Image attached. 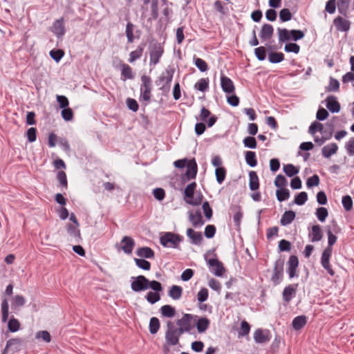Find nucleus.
Returning a JSON list of instances; mask_svg holds the SVG:
<instances>
[{"label":"nucleus","mask_w":354,"mask_h":354,"mask_svg":"<svg viewBox=\"0 0 354 354\" xmlns=\"http://www.w3.org/2000/svg\"><path fill=\"white\" fill-rule=\"evenodd\" d=\"M254 339L256 343L265 344L270 340V331L261 328L257 329L254 333Z\"/></svg>","instance_id":"14"},{"label":"nucleus","mask_w":354,"mask_h":354,"mask_svg":"<svg viewBox=\"0 0 354 354\" xmlns=\"http://www.w3.org/2000/svg\"><path fill=\"white\" fill-rule=\"evenodd\" d=\"M136 266L145 270H149L151 268V263L149 261L143 259H134Z\"/></svg>","instance_id":"58"},{"label":"nucleus","mask_w":354,"mask_h":354,"mask_svg":"<svg viewBox=\"0 0 354 354\" xmlns=\"http://www.w3.org/2000/svg\"><path fill=\"white\" fill-rule=\"evenodd\" d=\"M227 171L225 167H218L215 170L216 178L218 184H221L226 176Z\"/></svg>","instance_id":"52"},{"label":"nucleus","mask_w":354,"mask_h":354,"mask_svg":"<svg viewBox=\"0 0 354 354\" xmlns=\"http://www.w3.org/2000/svg\"><path fill=\"white\" fill-rule=\"evenodd\" d=\"M183 241V237L174 232H165L160 238V243L164 247L178 248L179 244Z\"/></svg>","instance_id":"5"},{"label":"nucleus","mask_w":354,"mask_h":354,"mask_svg":"<svg viewBox=\"0 0 354 354\" xmlns=\"http://www.w3.org/2000/svg\"><path fill=\"white\" fill-rule=\"evenodd\" d=\"M245 161L249 166L252 167H255L257 165L255 152L252 151H246Z\"/></svg>","instance_id":"47"},{"label":"nucleus","mask_w":354,"mask_h":354,"mask_svg":"<svg viewBox=\"0 0 354 354\" xmlns=\"http://www.w3.org/2000/svg\"><path fill=\"white\" fill-rule=\"evenodd\" d=\"M344 147L349 156H354V137L351 138L346 142Z\"/></svg>","instance_id":"64"},{"label":"nucleus","mask_w":354,"mask_h":354,"mask_svg":"<svg viewBox=\"0 0 354 354\" xmlns=\"http://www.w3.org/2000/svg\"><path fill=\"white\" fill-rule=\"evenodd\" d=\"M174 72V68L169 66L165 69V71L160 75V76L158 77V80L156 81V84L160 86L159 89L163 93L169 92Z\"/></svg>","instance_id":"2"},{"label":"nucleus","mask_w":354,"mask_h":354,"mask_svg":"<svg viewBox=\"0 0 354 354\" xmlns=\"http://www.w3.org/2000/svg\"><path fill=\"white\" fill-rule=\"evenodd\" d=\"M283 266L284 260L283 259H278L274 264L271 281L274 285L279 284L283 278Z\"/></svg>","instance_id":"7"},{"label":"nucleus","mask_w":354,"mask_h":354,"mask_svg":"<svg viewBox=\"0 0 354 354\" xmlns=\"http://www.w3.org/2000/svg\"><path fill=\"white\" fill-rule=\"evenodd\" d=\"M292 13L288 8H283L279 12V19L282 22L290 21L292 19Z\"/></svg>","instance_id":"57"},{"label":"nucleus","mask_w":354,"mask_h":354,"mask_svg":"<svg viewBox=\"0 0 354 354\" xmlns=\"http://www.w3.org/2000/svg\"><path fill=\"white\" fill-rule=\"evenodd\" d=\"M287 265H288L287 272L289 275V277L290 279H292L295 277H298L297 268L299 266V260H298L297 257L295 255H291L289 257Z\"/></svg>","instance_id":"12"},{"label":"nucleus","mask_w":354,"mask_h":354,"mask_svg":"<svg viewBox=\"0 0 354 354\" xmlns=\"http://www.w3.org/2000/svg\"><path fill=\"white\" fill-rule=\"evenodd\" d=\"M149 50L150 57L149 65L150 66H155L159 63L160 59L164 53V47L157 41H153L150 43Z\"/></svg>","instance_id":"3"},{"label":"nucleus","mask_w":354,"mask_h":354,"mask_svg":"<svg viewBox=\"0 0 354 354\" xmlns=\"http://www.w3.org/2000/svg\"><path fill=\"white\" fill-rule=\"evenodd\" d=\"M78 227L79 226H77L76 225H74L69 223L66 226V230H67V232L68 233V234L71 236L80 239H81V236H80L81 234H80V231L78 229Z\"/></svg>","instance_id":"45"},{"label":"nucleus","mask_w":354,"mask_h":354,"mask_svg":"<svg viewBox=\"0 0 354 354\" xmlns=\"http://www.w3.org/2000/svg\"><path fill=\"white\" fill-rule=\"evenodd\" d=\"M221 86L223 91L226 93H232L234 92L235 87L232 80L225 75L221 77Z\"/></svg>","instance_id":"21"},{"label":"nucleus","mask_w":354,"mask_h":354,"mask_svg":"<svg viewBox=\"0 0 354 354\" xmlns=\"http://www.w3.org/2000/svg\"><path fill=\"white\" fill-rule=\"evenodd\" d=\"M160 328V322L157 317H152L149 322V332L151 334H156Z\"/></svg>","instance_id":"53"},{"label":"nucleus","mask_w":354,"mask_h":354,"mask_svg":"<svg viewBox=\"0 0 354 354\" xmlns=\"http://www.w3.org/2000/svg\"><path fill=\"white\" fill-rule=\"evenodd\" d=\"M284 50L287 53L297 54L300 51V46L296 43H288L285 45Z\"/></svg>","instance_id":"61"},{"label":"nucleus","mask_w":354,"mask_h":354,"mask_svg":"<svg viewBox=\"0 0 354 354\" xmlns=\"http://www.w3.org/2000/svg\"><path fill=\"white\" fill-rule=\"evenodd\" d=\"M183 288L176 285H173L169 290V296L174 300H178L182 297Z\"/></svg>","instance_id":"37"},{"label":"nucleus","mask_w":354,"mask_h":354,"mask_svg":"<svg viewBox=\"0 0 354 354\" xmlns=\"http://www.w3.org/2000/svg\"><path fill=\"white\" fill-rule=\"evenodd\" d=\"M183 334L178 328H176L171 321L167 322V330L165 333V341L169 346H176L179 343V339Z\"/></svg>","instance_id":"4"},{"label":"nucleus","mask_w":354,"mask_h":354,"mask_svg":"<svg viewBox=\"0 0 354 354\" xmlns=\"http://www.w3.org/2000/svg\"><path fill=\"white\" fill-rule=\"evenodd\" d=\"M333 249L326 248L322 254L321 264L330 276H334L335 272L330 264V258L331 257Z\"/></svg>","instance_id":"10"},{"label":"nucleus","mask_w":354,"mask_h":354,"mask_svg":"<svg viewBox=\"0 0 354 354\" xmlns=\"http://www.w3.org/2000/svg\"><path fill=\"white\" fill-rule=\"evenodd\" d=\"M189 221L194 227H200L205 223L201 212L199 210L193 213L192 211L188 212Z\"/></svg>","instance_id":"16"},{"label":"nucleus","mask_w":354,"mask_h":354,"mask_svg":"<svg viewBox=\"0 0 354 354\" xmlns=\"http://www.w3.org/2000/svg\"><path fill=\"white\" fill-rule=\"evenodd\" d=\"M145 44H140L133 51H131L129 54V62L133 63L137 59H140L145 49Z\"/></svg>","instance_id":"25"},{"label":"nucleus","mask_w":354,"mask_h":354,"mask_svg":"<svg viewBox=\"0 0 354 354\" xmlns=\"http://www.w3.org/2000/svg\"><path fill=\"white\" fill-rule=\"evenodd\" d=\"M140 98L145 102H150L151 97L152 84L149 76L143 75L141 77Z\"/></svg>","instance_id":"6"},{"label":"nucleus","mask_w":354,"mask_h":354,"mask_svg":"<svg viewBox=\"0 0 354 354\" xmlns=\"http://www.w3.org/2000/svg\"><path fill=\"white\" fill-rule=\"evenodd\" d=\"M277 30L279 43L282 44L291 39L290 30L281 28H278Z\"/></svg>","instance_id":"31"},{"label":"nucleus","mask_w":354,"mask_h":354,"mask_svg":"<svg viewBox=\"0 0 354 354\" xmlns=\"http://www.w3.org/2000/svg\"><path fill=\"white\" fill-rule=\"evenodd\" d=\"M338 146L336 143L333 142L324 146L322 149V154L326 158H329L332 155L337 153Z\"/></svg>","instance_id":"24"},{"label":"nucleus","mask_w":354,"mask_h":354,"mask_svg":"<svg viewBox=\"0 0 354 354\" xmlns=\"http://www.w3.org/2000/svg\"><path fill=\"white\" fill-rule=\"evenodd\" d=\"M121 75L124 77V80H131L134 77L131 67L127 64H121Z\"/></svg>","instance_id":"40"},{"label":"nucleus","mask_w":354,"mask_h":354,"mask_svg":"<svg viewBox=\"0 0 354 354\" xmlns=\"http://www.w3.org/2000/svg\"><path fill=\"white\" fill-rule=\"evenodd\" d=\"M26 304V299L22 295H15L12 299L11 308L13 310L17 309L18 307L24 306Z\"/></svg>","instance_id":"41"},{"label":"nucleus","mask_w":354,"mask_h":354,"mask_svg":"<svg viewBox=\"0 0 354 354\" xmlns=\"http://www.w3.org/2000/svg\"><path fill=\"white\" fill-rule=\"evenodd\" d=\"M214 249L208 250L204 254V259L211 269V272L216 277H222L225 268L221 261L216 258Z\"/></svg>","instance_id":"1"},{"label":"nucleus","mask_w":354,"mask_h":354,"mask_svg":"<svg viewBox=\"0 0 354 354\" xmlns=\"http://www.w3.org/2000/svg\"><path fill=\"white\" fill-rule=\"evenodd\" d=\"M298 283H293L285 287L282 292L283 299L285 302L289 303L296 295Z\"/></svg>","instance_id":"15"},{"label":"nucleus","mask_w":354,"mask_h":354,"mask_svg":"<svg viewBox=\"0 0 354 354\" xmlns=\"http://www.w3.org/2000/svg\"><path fill=\"white\" fill-rule=\"evenodd\" d=\"M196 188V183L195 182L191 183L186 186L184 191L185 200L193 198Z\"/></svg>","instance_id":"42"},{"label":"nucleus","mask_w":354,"mask_h":354,"mask_svg":"<svg viewBox=\"0 0 354 354\" xmlns=\"http://www.w3.org/2000/svg\"><path fill=\"white\" fill-rule=\"evenodd\" d=\"M203 199V196L201 192H196V196H193L191 199H185V202L187 204L192 205L193 206H198L202 203Z\"/></svg>","instance_id":"46"},{"label":"nucleus","mask_w":354,"mask_h":354,"mask_svg":"<svg viewBox=\"0 0 354 354\" xmlns=\"http://www.w3.org/2000/svg\"><path fill=\"white\" fill-rule=\"evenodd\" d=\"M342 203L346 212H350L353 209V199L349 195L342 197Z\"/></svg>","instance_id":"54"},{"label":"nucleus","mask_w":354,"mask_h":354,"mask_svg":"<svg viewBox=\"0 0 354 354\" xmlns=\"http://www.w3.org/2000/svg\"><path fill=\"white\" fill-rule=\"evenodd\" d=\"M210 324V321L206 317H200L198 319L196 326L197 330L199 333H202L205 332L209 328Z\"/></svg>","instance_id":"26"},{"label":"nucleus","mask_w":354,"mask_h":354,"mask_svg":"<svg viewBox=\"0 0 354 354\" xmlns=\"http://www.w3.org/2000/svg\"><path fill=\"white\" fill-rule=\"evenodd\" d=\"M186 234L191 239V243L194 245H201L203 241L202 233L201 232H196L192 228H188Z\"/></svg>","instance_id":"19"},{"label":"nucleus","mask_w":354,"mask_h":354,"mask_svg":"<svg viewBox=\"0 0 354 354\" xmlns=\"http://www.w3.org/2000/svg\"><path fill=\"white\" fill-rule=\"evenodd\" d=\"M1 321L3 323H5L8 321L9 316V304L8 299L4 298L1 301Z\"/></svg>","instance_id":"36"},{"label":"nucleus","mask_w":354,"mask_h":354,"mask_svg":"<svg viewBox=\"0 0 354 354\" xmlns=\"http://www.w3.org/2000/svg\"><path fill=\"white\" fill-rule=\"evenodd\" d=\"M283 172L288 176L292 177L299 173V169L292 164H287L283 166Z\"/></svg>","instance_id":"48"},{"label":"nucleus","mask_w":354,"mask_h":354,"mask_svg":"<svg viewBox=\"0 0 354 354\" xmlns=\"http://www.w3.org/2000/svg\"><path fill=\"white\" fill-rule=\"evenodd\" d=\"M326 107L331 113H338L340 111V104L334 95H329L326 99Z\"/></svg>","instance_id":"22"},{"label":"nucleus","mask_w":354,"mask_h":354,"mask_svg":"<svg viewBox=\"0 0 354 354\" xmlns=\"http://www.w3.org/2000/svg\"><path fill=\"white\" fill-rule=\"evenodd\" d=\"M250 330V325L245 321L243 320L241 322V327L238 330L239 337H243L248 335Z\"/></svg>","instance_id":"51"},{"label":"nucleus","mask_w":354,"mask_h":354,"mask_svg":"<svg viewBox=\"0 0 354 354\" xmlns=\"http://www.w3.org/2000/svg\"><path fill=\"white\" fill-rule=\"evenodd\" d=\"M244 146L250 149H255L257 145V140L253 136H248L243 139Z\"/></svg>","instance_id":"60"},{"label":"nucleus","mask_w":354,"mask_h":354,"mask_svg":"<svg viewBox=\"0 0 354 354\" xmlns=\"http://www.w3.org/2000/svg\"><path fill=\"white\" fill-rule=\"evenodd\" d=\"M160 311L162 317L167 318L174 317L176 314L175 308L168 304L162 306Z\"/></svg>","instance_id":"29"},{"label":"nucleus","mask_w":354,"mask_h":354,"mask_svg":"<svg viewBox=\"0 0 354 354\" xmlns=\"http://www.w3.org/2000/svg\"><path fill=\"white\" fill-rule=\"evenodd\" d=\"M7 348H10L13 352H18L24 345V340L19 337L11 338L7 341Z\"/></svg>","instance_id":"23"},{"label":"nucleus","mask_w":354,"mask_h":354,"mask_svg":"<svg viewBox=\"0 0 354 354\" xmlns=\"http://www.w3.org/2000/svg\"><path fill=\"white\" fill-rule=\"evenodd\" d=\"M194 88L200 91L204 92L209 88V79L201 78L194 85Z\"/></svg>","instance_id":"49"},{"label":"nucleus","mask_w":354,"mask_h":354,"mask_svg":"<svg viewBox=\"0 0 354 354\" xmlns=\"http://www.w3.org/2000/svg\"><path fill=\"white\" fill-rule=\"evenodd\" d=\"M194 318H198V316L185 313L181 319H177L176 324L179 326L178 330L183 333L189 332L192 329V323Z\"/></svg>","instance_id":"8"},{"label":"nucleus","mask_w":354,"mask_h":354,"mask_svg":"<svg viewBox=\"0 0 354 354\" xmlns=\"http://www.w3.org/2000/svg\"><path fill=\"white\" fill-rule=\"evenodd\" d=\"M136 254L142 258L153 259L154 257L153 250L149 247L139 248L136 250Z\"/></svg>","instance_id":"28"},{"label":"nucleus","mask_w":354,"mask_h":354,"mask_svg":"<svg viewBox=\"0 0 354 354\" xmlns=\"http://www.w3.org/2000/svg\"><path fill=\"white\" fill-rule=\"evenodd\" d=\"M295 216L296 214L295 212L292 210L286 211L282 215L281 218L280 220L281 225L283 226H286L289 225L295 220Z\"/></svg>","instance_id":"27"},{"label":"nucleus","mask_w":354,"mask_h":354,"mask_svg":"<svg viewBox=\"0 0 354 354\" xmlns=\"http://www.w3.org/2000/svg\"><path fill=\"white\" fill-rule=\"evenodd\" d=\"M134 28H135V26L131 22L129 21L127 24L125 33H126L128 43L131 44L133 42V41L135 39V37L133 35Z\"/></svg>","instance_id":"44"},{"label":"nucleus","mask_w":354,"mask_h":354,"mask_svg":"<svg viewBox=\"0 0 354 354\" xmlns=\"http://www.w3.org/2000/svg\"><path fill=\"white\" fill-rule=\"evenodd\" d=\"M50 31L53 32L57 38H62L65 35L66 28L64 17L55 20L50 28Z\"/></svg>","instance_id":"11"},{"label":"nucleus","mask_w":354,"mask_h":354,"mask_svg":"<svg viewBox=\"0 0 354 354\" xmlns=\"http://www.w3.org/2000/svg\"><path fill=\"white\" fill-rule=\"evenodd\" d=\"M290 191L288 189H280L276 191L277 198L279 202L284 201L289 198Z\"/></svg>","instance_id":"50"},{"label":"nucleus","mask_w":354,"mask_h":354,"mask_svg":"<svg viewBox=\"0 0 354 354\" xmlns=\"http://www.w3.org/2000/svg\"><path fill=\"white\" fill-rule=\"evenodd\" d=\"M306 317L305 315H299L294 318L292 326L295 330H299L306 324Z\"/></svg>","instance_id":"32"},{"label":"nucleus","mask_w":354,"mask_h":354,"mask_svg":"<svg viewBox=\"0 0 354 354\" xmlns=\"http://www.w3.org/2000/svg\"><path fill=\"white\" fill-rule=\"evenodd\" d=\"M287 183L286 178L281 174L277 175L274 182V185L280 189H285Z\"/></svg>","instance_id":"56"},{"label":"nucleus","mask_w":354,"mask_h":354,"mask_svg":"<svg viewBox=\"0 0 354 354\" xmlns=\"http://www.w3.org/2000/svg\"><path fill=\"white\" fill-rule=\"evenodd\" d=\"M186 167L187 169L184 177L186 179H184V180L194 179L198 171V166L196 160L194 158L189 160V162L187 164Z\"/></svg>","instance_id":"13"},{"label":"nucleus","mask_w":354,"mask_h":354,"mask_svg":"<svg viewBox=\"0 0 354 354\" xmlns=\"http://www.w3.org/2000/svg\"><path fill=\"white\" fill-rule=\"evenodd\" d=\"M249 177H250V183H249L250 189L252 191L257 190L259 188V177H258L257 173L254 171H251L249 173Z\"/></svg>","instance_id":"33"},{"label":"nucleus","mask_w":354,"mask_h":354,"mask_svg":"<svg viewBox=\"0 0 354 354\" xmlns=\"http://www.w3.org/2000/svg\"><path fill=\"white\" fill-rule=\"evenodd\" d=\"M333 24L336 29L342 32H347L351 27V22L339 16L333 20Z\"/></svg>","instance_id":"17"},{"label":"nucleus","mask_w":354,"mask_h":354,"mask_svg":"<svg viewBox=\"0 0 354 354\" xmlns=\"http://www.w3.org/2000/svg\"><path fill=\"white\" fill-rule=\"evenodd\" d=\"M273 33V26L269 24H264L261 27L259 37L262 41H268L272 38Z\"/></svg>","instance_id":"18"},{"label":"nucleus","mask_w":354,"mask_h":354,"mask_svg":"<svg viewBox=\"0 0 354 354\" xmlns=\"http://www.w3.org/2000/svg\"><path fill=\"white\" fill-rule=\"evenodd\" d=\"M350 1L351 0H337L338 12L345 17H347Z\"/></svg>","instance_id":"35"},{"label":"nucleus","mask_w":354,"mask_h":354,"mask_svg":"<svg viewBox=\"0 0 354 354\" xmlns=\"http://www.w3.org/2000/svg\"><path fill=\"white\" fill-rule=\"evenodd\" d=\"M134 280L131 283V288L134 292H140L149 288V279L143 275L132 277Z\"/></svg>","instance_id":"9"},{"label":"nucleus","mask_w":354,"mask_h":354,"mask_svg":"<svg viewBox=\"0 0 354 354\" xmlns=\"http://www.w3.org/2000/svg\"><path fill=\"white\" fill-rule=\"evenodd\" d=\"M339 88V83L337 80L330 77L329 84L326 87L327 91H338Z\"/></svg>","instance_id":"62"},{"label":"nucleus","mask_w":354,"mask_h":354,"mask_svg":"<svg viewBox=\"0 0 354 354\" xmlns=\"http://www.w3.org/2000/svg\"><path fill=\"white\" fill-rule=\"evenodd\" d=\"M328 126L330 127V130L328 131V135H324L321 138L318 136H314V141L319 146L322 145L326 140H330L333 136L334 131V124H328Z\"/></svg>","instance_id":"30"},{"label":"nucleus","mask_w":354,"mask_h":354,"mask_svg":"<svg viewBox=\"0 0 354 354\" xmlns=\"http://www.w3.org/2000/svg\"><path fill=\"white\" fill-rule=\"evenodd\" d=\"M284 55L281 52H270L268 53V60L272 64H277L284 60Z\"/></svg>","instance_id":"39"},{"label":"nucleus","mask_w":354,"mask_h":354,"mask_svg":"<svg viewBox=\"0 0 354 354\" xmlns=\"http://www.w3.org/2000/svg\"><path fill=\"white\" fill-rule=\"evenodd\" d=\"M311 235V241L313 242H317L322 240L323 237V233L321 227L319 225H315L312 227Z\"/></svg>","instance_id":"38"},{"label":"nucleus","mask_w":354,"mask_h":354,"mask_svg":"<svg viewBox=\"0 0 354 354\" xmlns=\"http://www.w3.org/2000/svg\"><path fill=\"white\" fill-rule=\"evenodd\" d=\"M20 326L21 324L19 320L15 318L13 316L11 317L8 322V328L9 331L11 333H15L20 329Z\"/></svg>","instance_id":"43"},{"label":"nucleus","mask_w":354,"mask_h":354,"mask_svg":"<svg viewBox=\"0 0 354 354\" xmlns=\"http://www.w3.org/2000/svg\"><path fill=\"white\" fill-rule=\"evenodd\" d=\"M307 200V193L306 192H301L295 196L294 203L298 205H302L306 202Z\"/></svg>","instance_id":"59"},{"label":"nucleus","mask_w":354,"mask_h":354,"mask_svg":"<svg viewBox=\"0 0 354 354\" xmlns=\"http://www.w3.org/2000/svg\"><path fill=\"white\" fill-rule=\"evenodd\" d=\"M145 298L149 303L153 304L160 299V295L159 292L150 291L147 294Z\"/></svg>","instance_id":"55"},{"label":"nucleus","mask_w":354,"mask_h":354,"mask_svg":"<svg viewBox=\"0 0 354 354\" xmlns=\"http://www.w3.org/2000/svg\"><path fill=\"white\" fill-rule=\"evenodd\" d=\"M121 249L124 253L128 254L132 253L133 247L135 245V241L131 237L128 236H124L121 241Z\"/></svg>","instance_id":"20"},{"label":"nucleus","mask_w":354,"mask_h":354,"mask_svg":"<svg viewBox=\"0 0 354 354\" xmlns=\"http://www.w3.org/2000/svg\"><path fill=\"white\" fill-rule=\"evenodd\" d=\"M254 54L259 61H263L266 57V49L264 46H259L254 49Z\"/></svg>","instance_id":"63"},{"label":"nucleus","mask_w":354,"mask_h":354,"mask_svg":"<svg viewBox=\"0 0 354 354\" xmlns=\"http://www.w3.org/2000/svg\"><path fill=\"white\" fill-rule=\"evenodd\" d=\"M317 131L320 132L321 133H326V130H324V129L323 124L317 121H314L313 122L311 123L310 126L309 127L308 133L315 136V133Z\"/></svg>","instance_id":"34"}]
</instances>
